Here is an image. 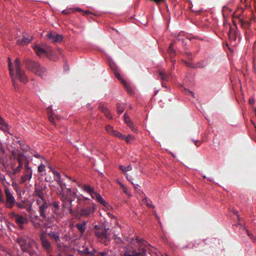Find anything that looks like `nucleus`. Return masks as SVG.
Listing matches in <instances>:
<instances>
[{"mask_svg":"<svg viewBox=\"0 0 256 256\" xmlns=\"http://www.w3.org/2000/svg\"><path fill=\"white\" fill-rule=\"evenodd\" d=\"M159 75L160 78L162 80H168V76L166 74L164 70H160L159 72Z\"/></svg>","mask_w":256,"mask_h":256,"instance_id":"c756f323","label":"nucleus"},{"mask_svg":"<svg viewBox=\"0 0 256 256\" xmlns=\"http://www.w3.org/2000/svg\"><path fill=\"white\" fill-rule=\"evenodd\" d=\"M96 210V204H93L92 207H86L81 208L79 211V214L82 217H88L92 214Z\"/></svg>","mask_w":256,"mask_h":256,"instance_id":"9b49d317","label":"nucleus"},{"mask_svg":"<svg viewBox=\"0 0 256 256\" xmlns=\"http://www.w3.org/2000/svg\"><path fill=\"white\" fill-rule=\"evenodd\" d=\"M8 214L10 218L14 220L17 226L20 230L24 229V226L28 222V220L26 216L17 214L14 212H10Z\"/></svg>","mask_w":256,"mask_h":256,"instance_id":"39448f33","label":"nucleus"},{"mask_svg":"<svg viewBox=\"0 0 256 256\" xmlns=\"http://www.w3.org/2000/svg\"><path fill=\"white\" fill-rule=\"evenodd\" d=\"M96 200L100 204H102L108 210H110L111 208V206L108 204L104 200V199L102 197V196L98 193L96 195Z\"/></svg>","mask_w":256,"mask_h":256,"instance_id":"dca6fc26","label":"nucleus"},{"mask_svg":"<svg viewBox=\"0 0 256 256\" xmlns=\"http://www.w3.org/2000/svg\"><path fill=\"white\" fill-rule=\"evenodd\" d=\"M143 202L144 204H145L148 206V207H150L152 206V202H150V200H148V198H144V200H143Z\"/></svg>","mask_w":256,"mask_h":256,"instance_id":"e433bc0d","label":"nucleus"},{"mask_svg":"<svg viewBox=\"0 0 256 256\" xmlns=\"http://www.w3.org/2000/svg\"><path fill=\"white\" fill-rule=\"evenodd\" d=\"M80 252L81 253H83V254H91L92 256H93V254H95V252L96 251H94V252H90L88 250V247H86L84 250V251H80Z\"/></svg>","mask_w":256,"mask_h":256,"instance_id":"2f4dec72","label":"nucleus"},{"mask_svg":"<svg viewBox=\"0 0 256 256\" xmlns=\"http://www.w3.org/2000/svg\"><path fill=\"white\" fill-rule=\"evenodd\" d=\"M4 202V198L2 189L0 188V204Z\"/></svg>","mask_w":256,"mask_h":256,"instance_id":"79ce46f5","label":"nucleus"},{"mask_svg":"<svg viewBox=\"0 0 256 256\" xmlns=\"http://www.w3.org/2000/svg\"><path fill=\"white\" fill-rule=\"evenodd\" d=\"M38 170L39 172H42L45 171V166L42 162L38 168Z\"/></svg>","mask_w":256,"mask_h":256,"instance_id":"c9c22d12","label":"nucleus"},{"mask_svg":"<svg viewBox=\"0 0 256 256\" xmlns=\"http://www.w3.org/2000/svg\"><path fill=\"white\" fill-rule=\"evenodd\" d=\"M8 69L10 73V76L12 78V82L13 86L16 90H18V84L16 82V80L14 77V71L12 68V62L10 58H8Z\"/></svg>","mask_w":256,"mask_h":256,"instance_id":"ddd939ff","label":"nucleus"},{"mask_svg":"<svg viewBox=\"0 0 256 256\" xmlns=\"http://www.w3.org/2000/svg\"><path fill=\"white\" fill-rule=\"evenodd\" d=\"M42 160H44V158H42Z\"/></svg>","mask_w":256,"mask_h":256,"instance_id":"338daca9","label":"nucleus"},{"mask_svg":"<svg viewBox=\"0 0 256 256\" xmlns=\"http://www.w3.org/2000/svg\"><path fill=\"white\" fill-rule=\"evenodd\" d=\"M5 180V176L4 175L2 174H0V180L1 181H3L4 180Z\"/></svg>","mask_w":256,"mask_h":256,"instance_id":"8fccbe9b","label":"nucleus"},{"mask_svg":"<svg viewBox=\"0 0 256 256\" xmlns=\"http://www.w3.org/2000/svg\"><path fill=\"white\" fill-rule=\"evenodd\" d=\"M33 224L34 228L36 229L39 230L42 228V224L38 222H34Z\"/></svg>","mask_w":256,"mask_h":256,"instance_id":"58836bf2","label":"nucleus"},{"mask_svg":"<svg viewBox=\"0 0 256 256\" xmlns=\"http://www.w3.org/2000/svg\"><path fill=\"white\" fill-rule=\"evenodd\" d=\"M16 242L23 252L28 253L30 256H36L38 246L34 240L26 236H22L17 238Z\"/></svg>","mask_w":256,"mask_h":256,"instance_id":"7ed1b4c3","label":"nucleus"},{"mask_svg":"<svg viewBox=\"0 0 256 256\" xmlns=\"http://www.w3.org/2000/svg\"><path fill=\"white\" fill-rule=\"evenodd\" d=\"M122 84L124 85L126 87V88H127V90L128 92H130V89L129 90V88L128 87V86L127 85V84H126V82L124 81V80H122Z\"/></svg>","mask_w":256,"mask_h":256,"instance_id":"c03bdc74","label":"nucleus"},{"mask_svg":"<svg viewBox=\"0 0 256 256\" xmlns=\"http://www.w3.org/2000/svg\"><path fill=\"white\" fill-rule=\"evenodd\" d=\"M132 185L134 186V188L135 190H139V185L138 184H134L132 182Z\"/></svg>","mask_w":256,"mask_h":256,"instance_id":"de8ad7c7","label":"nucleus"},{"mask_svg":"<svg viewBox=\"0 0 256 256\" xmlns=\"http://www.w3.org/2000/svg\"><path fill=\"white\" fill-rule=\"evenodd\" d=\"M83 190L88 193L91 196L92 200L96 199V192L94 189L93 186L90 185L84 184L82 187Z\"/></svg>","mask_w":256,"mask_h":256,"instance_id":"f8f14e48","label":"nucleus"},{"mask_svg":"<svg viewBox=\"0 0 256 256\" xmlns=\"http://www.w3.org/2000/svg\"><path fill=\"white\" fill-rule=\"evenodd\" d=\"M28 149H29V147H28V146H26V148H22V150H23L24 151H27V150H28Z\"/></svg>","mask_w":256,"mask_h":256,"instance_id":"6e6d98bb","label":"nucleus"},{"mask_svg":"<svg viewBox=\"0 0 256 256\" xmlns=\"http://www.w3.org/2000/svg\"><path fill=\"white\" fill-rule=\"evenodd\" d=\"M28 70H32L39 76L43 77L46 74V70L43 66L35 62L30 61L26 64Z\"/></svg>","mask_w":256,"mask_h":256,"instance_id":"20e7f679","label":"nucleus"},{"mask_svg":"<svg viewBox=\"0 0 256 256\" xmlns=\"http://www.w3.org/2000/svg\"><path fill=\"white\" fill-rule=\"evenodd\" d=\"M50 170L52 172L53 174L54 171H56L54 168H52V167H49Z\"/></svg>","mask_w":256,"mask_h":256,"instance_id":"13d9d810","label":"nucleus"},{"mask_svg":"<svg viewBox=\"0 0 256 256\" xmlns=\"http://www.w3.org/2000/svg\"><path fill=\"white\" fill-rule=\"evenodd\" d=\"M86 221H84L82 223L77 224L76 226V228L78 229V230L82 234H83L84 233L86 228Z\"/></svg>","mask_w":256,"mask_h":256,"instance_id":"a211bd4d","label":"nucleus"},{"mask_svg":"<svg viewBox=\"0 0 256 256\" xmlns=\"http://www.w3.org/2000/svg\"><path fill=\"white\" fill-rule=\"evenodd\" d=\"M93 256H108L107 254L105 252H95V254H93Z\"/></svg>","mask_w":256,"mask_h":256,"instance_id":"4c0bfd02","label":"nucleus"},{"mask_svg":"<svg viewBox=\"0 0 256 256\" xmlns=\"http://www.w3.org/2000/svg\"><path fill=\"white\" fill-rule=\"evenodd\" d=\"M106 130L108 134L112 135V136L114 135L115 132L116 131V130H114L113 128V127L110 125H107L106 126Z\"/></svg>","mask_w":256,"mask_h":256,"instance_id":"c85d7f7f","label":"nucleus"},{"mask_svg":"<svg viewBox=\"0 0 256 256\" xmlns=\"http://www.w3.org/2000/svg\"><path fill=\"white\" fill-rule=\"evenodd\" d=\"M115 75H116V76L118 78V79H120V80H122L121 77H120V74H116H116H115Z\"/></svg>","mask_w":256,"mask_h":256,"instance_id":"603ef678","label":"nucleus"},{"mask_svg":"<svg viewBox=\"0 0 256 256\" xmlns=\"http://www.w3.org/2000/svg\"><path fill=\"white\" fill-rule=\"evenodd\" d=\"M133 139L134 138L131 135H128V136H125V138H124V140H125L128 143L130 142V140Z\"/></svg>","mask_w":256,"mask_h":256,"instance_id":"ea45409f","label":"nucleus"},{"mask_svg":"<svg viewBox=\"0 0 256 256\" xmlns=\"http://www.w3.org/2000/svg\"><path fill=\"white\" fill-rule=\"evenodd\" d=\"M3 230L2 229V222L0 220V230L2 231Z\"/></svg>","mask_w":256,"mask_h":256,"instance_id":"4d7b16f0","label":"nucleus"},{"mask_svg":"<svg viewBox=\"0 0 256 256\" xmlns=\"http://www.w3.org/2000/svg\"><path fill=\"white\" fill-rule=\"evenodd\" d=\"M119 184L120 185V186L123 188V191L124 192H125L126 194H129L128 192V191L126 190V188L123 186V184H122L120 182H119Z\"/></svg>","mask_w":256,"mask_h":256,"instance_id":"a18cd8bd","label":"nucleus"},{"mask_svg":"<svg viewBox=\"0 0 256 256\" xmlns=\"http://www.w3.org/2000/svg\"><path fill=\"white\" fill-rule=\"evenodd\" d=\"M4 193L6 195V201H4L5 206L8 208H13L16 204V200L11 193L10 189L4 186Z\"/></svg>","mask_w":256,"mask_h":256,"instance_id":"0eeeda50","label":"nucleus"},{"mask_svg":"<svg viewBox=\"0 0 256 256\" xmlns=\"http://www.w3.org/2000/svg\"><path fill=\"white\" fill-rule=\"evenodd\" d=\"M24 174L32 176V168L30 166L29 162H26L24 164Z\"/></svg>","mask_w":256,"mask_h":256,"instance_id":"b1692460","label":"nucleus"},{"mask_svg":"<svg viewBox=\"0 0 256 256\" xmlns=\"http://www.w3.org/2000/svg\"><path fill=\"white\" fill-rule=\"evenodd\" d=\"M100 108L101 111L108 118H112V116L110 115L108 110L106 107H104V106H100Z\"/></svg>","mask_w":256,"mask_h":256,"instance_id":"bb28decb","label":"nucleus"},{"mask_svg":"<svg viewBox=\"0 0 256 256\" xmlns=\"http://www.w3.org/2000/svg\"><path fill=\"white\" fill-rule=\"evenodd\" d=\"M18 142L20 145H22V142H20V140H18Z\"/></svg>","mask_w":256,"mask_h":256,"instance_id":"e2e57ef3","label":"nucleus"},{"mask_svg":"<svg viewBox=\"0 0 256 256\" xmlns=\"http://www.w3.org/2000/svg\"><path fill=\"white\" fill-rule=\"evenodd\" d=\"M168 52L172 55L174 54V50L173 48V46L172 44H170V46H169Z\"/></svg>","mask_w":256,"mask_h":256,"instance_id":"37998d69","label":"nucleus"},{"mask_svg":"<svg viewBox=\"0 0 256 256\" xmlns=\"http://www.w3.org/2000/svg\"><path fill=\"white\" fill-rule=\"evenodd\" d=\"M54 178L60 187V190L59 191V194L61 196V200L63 202V206L64 208H68L70 210H72V200L68 196L71 194V189L68 188L66 187V184L61 178V176L60 172L57 171L53 172Z\"/></svg>","mask_w":256,"mask_h":256,"instance_id":"f257e3e1","label":"nucleus"},{"mask_svg":"<svg viewBox=\"0 0 256 256\" xmlns=\"http://www.w3.org/2000/svg\"><path fill=\"white\" fill-rule=\"evenodd\" d=\"M124 108L123 105L118 104H117V110L119 114H122L124 111Z\"/></svg>","mask_w":256,"mask_h":256,"instance_id":"473e14b6","label":"nucleus"},{"mask_svg":"<svg viewBox=\"0 0 256 256\" xmlns=\"http://www.w3.org/2000/svg\"><path fill=\"white\" fill-rule=\"evenodd\" d=\"M71 192H71L70 195H69V194H68V196H69V197L71 198V200H72V202L73 201V200H72V198H71V196H74L75 197H77V198H78V201H80V200H81L82 196H80H80H78L77 195V194H76L77 190H73V191H72V190H71Z\"/></svg>","mask_w":256,"mask_h":256,"instance_id":"7c9ffc66","label":"nucleus"},{"mask_svg":"<svg viewBox=\"0 0 256 256\" xmlns=\"http://www.w3.org/2000/svg\"><path fill=\"white\" fill-rule=\"evenodd\" d=\"M196 142H196V141H194L195 145H196Z\"/></svg>","mask_w":256,"mask_h":256,"instance_id":"0e129e2a","label":"nucleus"},{"mask_svg":"<svg viewBox=\"0 0 256 256\" xmlns=\"http://www.w3.org/2000/svg\"><path fill=\"white\" fill-rule=\"evenodd\" d=\"M52 205L57 209H58L60 208L59 203L58 202H53Z\"/></svg>","mask_w":256,"mask_h":256,"instance_id":"49530a36","label":"nucleus"},{"mask_svg":"<svg viewBox=\"0 0 256 256\" xmlns=\"http://www.w3.org/2000/svg\"><path fill=\"white\" fill-rule=\"evenodd\" d=\"M95 228L96 229V234L98 238L108 241L110 240V234L107 232L108 228L106 229L103 226H95Z\"/></svg>","mask_w":256,"mask_h":256,"instance_id":"6e6552de","label":"nucleus"},{"mask_svg":"<svg viewBox=\"0 0 256 256\" xmlns=\"http://www.w3.org/2000/svg\"><path fill=\"white\" fill-rule=\"evenodd\" d=\"M12 186L16 190V188L18 187V184L16 183L12 182Z\"/></svg>","mask_w":256,"mask_h":256,"instance_id":"864d4df0","label":"nucleus"},{"mask_svg":"<svg viewBox=\"0 0 256 256\" xmlns=\"http://www.w3.org/2000/svg\"><path fill=\"white\" fill-rule=\"evenodd\" d=\"M124 117L125 122L127 124L128 126L132 129V131L136 132H137V130H136V128H135L134 127L132 122L129 119V118L127 117L126 114H124Z\"/></svg>","mask_w":256,"mask_h":256,"instance_id":"412c9836","label":"nucleus"},{"mask_svg":"<svg viewBox=\"0 0 256 256\" xmlns=\"http://www.w3.org/2000/svg\"><path fill=\"white\" fill-rule=\"evenodd\" d=\"M124 117L125 122L127 124L128 126L132 129V131L136 132H137V130H136V128H135L134 127L132 122L129 119V118L127 117L126 114H124Z\"/></svg>","mask_w":256,"mask_h":256,"instance_id":"aec40b11","label":"nucleus"},{"mask_svg":"<svg viewBox=\"0 0 256 256\" xmlns=\"http://www.w3.org/2000/svg\"><path fill=\"white\" fill-rule=\"evenodd\" d=\"M80 196H82V198H84V200H90V198H86V197H84V196H82V195H80Z\"/></svg>","mask_w":256,"mask_h":256,"instance_id":"bf43d9fd","label":"nucleus"},{"mask_svg":"<svg viewBox=\"0 0 256 256\" xmlns=\"http://www.w3.org/2000/svg\"><path fill=\"white\" fill-rule=\"evenodd\" d=\"M15 204L16 205V206H17L18 208H23L22 204H20V203H16V204Z\"/></svg>","mask_w":256,"mask_h":256,"instance_id":"3c124183","label":"nucleus"},{"mask_svg":"<svg viewBox=\"0 0 256 256\" xmlns=\"http://www.w3.org/2000/svg\"><path fill=\"white\" fill-rule=\"evenodd\" d=\"M32 40V37L30 36H24L22 40L18 39L17 40L18 44H27Z\"/></svg>","mask_w":256,"mask_h":256,"instance_id":"f3484780","label":"nucleus"},{"mask_svg":"<svg viewBox=\"0 0 256 256\" xmlns=\"http://www.w3.org/2000/svg\"><path fill=\"white\" fill-rule=\"evenodd\" d=\"M47 37L53 42H59L62 40V36L56 32H49Z\"/></svg>","mask_w":256,"mask_h":256,"instance_id":"4468645a","label":"nucleus"},{"mask_svg":"<svg viewBox=\"0 0 256 256\" xmlns=\"http://www.w3.org/2000/svg\"><path fill=\"white\" fill-rule=\"evenodd\" d=\"M248 236H252V235H251L250 234H248Z\"/></svg>","mask_w":256,"mask_h":256,"instance_id":"69168bd1","label":"nucleus"},{"mask_svg":"<svg viewBox=\"0 0 256 256\" xmlns=\"http://www.w3.org/2000/svg\"><path fill=\"white\" fill-rule=\"evenodd\" d=\"M119 168L124 173L126 174V175H128V174H126V172L128 171H130L132 170V166L131 164H129L128 166H124L122 165H120L119 166ZM126 178L128 180H128V176H126Z\"/></svg>","mask_w":256,"mask_h":256,"instance_id":"5701e85b","label":"nucleus"},{"mask_svg":"<svg viewBox=\"0 0 256 256\" xmlns=\"http://www.w3.org/2000/svg\"><path fill=\"white\" fill-rule=\"evenodd\" d=\"M32 176L30 175L24 174L20 178V182L24 184L27 181L30 180L32 178Z\"/></svg>","mask_w":256,"mask_h":256,"instance_id":"cd10ccee","label":"nucleus"},{"mask_svg":"<svg viewBox=\"0 0 256 256\" xmlns=\"http://www.w3.org/2000/svg\"><path fill=\"white\" fill-rule=\"evenodd\" d=\"M47 112L49 114L50 121L53 124H55V122L54 121V118L52 116L53 114L52 112V110L50 106L48 107L47 109Z\"/></svg>","mask_w":256,"mask_h":256,"instance_id":"a878e982","label":"nucleus"},{"mask_svg":"<svg viewBox=\"0 0 256 256\" xmlns=\"http://www.w3.org/2000/svg\"><path fill=\"white\" fill-rule=\"evenodd\" d=\"M34 50L37 54L40 56L46 54V52L44 48L38 46H34Z\"/></svg>","mask_w":256,"mask_h":256,"instance_id":"4be33fe9","label":"nucleus"},{"mask_svg":"<svg viewBox=\"0 0 256 256\" xmlns=\"http://www.w3.org/2000/svg\"><path fill=\"white\" fill-rule=\"evenodd\" d=\"M62 12L64 14H68V12H67V10H62Z\"/></svg>","mask_w":256,"mask_h":256,"instance_id":"052dcab7","label":"nucleus"},{"mask_svg":"<svg viewBox=\"0 0 256 256\" xmlns=\"http://www.w3.org/2000/svg\"><path fill=\"white\" fill-rule=\"evenodd\" d=\"M14 66L16 70V76L18 80L23 83H26L28 81L24 72L20 68V62L18 59L16 58L14 62Z\"/></svg>","mask_w":256,"mask_h":256,"instance_id":"423d86ee","label":"nucleus"},{"mask_svg":"<svg viewBox=\"0 0 256 256\" xmlns=\"http://www.w3.org/2000/svg\"><path fill=\"white\" fill-rule=\"evenodd\" d=\"M146 250L142 249V252H136L134 248H128L124 252V256H146Z\"/></svg>","mask_w":256,"mask_h":256,"instance_id":"9d476101","label":"nucleus"},{"mask_svg":"<svg viewBox=\"0 0 256 256\" xmlns=\"http://www.w3.org/2000/svg\"><path fill=\"white\" fill-rule=\"evenodd\" d=\"M0 124L5 126L6 128H8V124L5 122L3 118H2L0 116Z\"/></svg>","mask_w":256,"mask_h":256,"instance_id":"a19ab883","label":"nucleus"},{"mask_svg":"<svg viewBox=\"0 0 256 256\" xmlns=\"http://www.w3.org/2000/svg\"><path fill=\"white\" fill-rule=\"evenodd\" d=\"M40 240L42 247L46 252L48 254L51 253L52 251V246L44 234L40 236Z\"/></svg>","mask_w":256,"mask_h":256,"instance_id":"1a4fd4ad","label":"nucleus"},{"mask_svg":"<svg viewBox=\"0 0 256 256\" xmlns=\"http://www.w3.org/2000/svg\"><path fill=\"white\" fill-rule=\"evenodd\" d=\"M35 194L39 198L37 200L36 202L39 206L40 214L45 220L50 222H53V215L50 214V210H52V206L48 203L46 202L43 198V192L40 188H36L34 191Z\"/></svg>","mask_w":256,"mask_h":256,"instance_id":"f03ea898","label":"nucleus"},{"mask_svg":"<svg viewBox=\"0 0 256 256\" xmlns=\"http://www.w3.org/2000/svg\"><path fill=\"white\" fill-rule=\"evenodd\" d=\"M34 156L36 158H41L40 156L38 154H34Z\"/></svg>","mask_w":256,"mask_h":256,"instance_id":"5fc2aeb1","label":"nucleus"},{"mask_svg":"<svg viewBox=\"0 0 256 256\" xmlns=\"http://www.w3.org/2000/svg\"><path fill=\"white\" fill-rule=\"evenodd\" d=\"M49 236L54 239L56 242H58L60 240V236L58 232H50L48 233Z\"/></svg>","mask_w":256,"mask_h":256,"instance_id":"393cba45","label":"nucleus"},{"mask_svg":"<svg viewBox=\"0 0 256 256\" xmlns=\"http://www.w3.org/2000/svg\"><path fill=\"white\" fill-rule=\"evenodd\" d=\"M124 117L125 122L127 124L128 126L132 129V131L136 132H137V130H136V128H135L134 127L132 122L129 119V118L127 117L126 114H124Z\"/></svg>","mask_w":256,"mask_h":256,"instance_id":"6ab92c4d","label":"nucleus"},{"mask_svg":"<svg viewBox=\"0 0 256 256\" xmlns=\"http://www.w3.org/2000/svg\"><path fill=\"white\" fill-rule=\"evenodd\" d=\"M1 129H2V128L0 126V130H1Z\"/></svg>","mask_w":256,"mask_h":256,"instance_id":"774afa93","label":"nucleus"},{"mask_svg":"<svg viewBox=\"0 0 256 256\" xmlns=\"http://www.w3.org/2000/svg\"><path fill=\"white\" fill-rule=\"evenodd\" d=\"M254 102H255V100H254V98H250L249 102H250V104H254Z\"/></svg>","mask_w":256,"mask_h":256,"instance_id":"09e8293b","label":"nucleus"},{"mask_svg":"<svg viewBox=\"0 0 256 256\" xmlns=\"http://www.w3.org/2000/svg\"><path fill=\"white\" fill-rule=\"evenodd\" d=\"M233 212L235 214H237V213H238V211L237 210H235Z\"/></svg>","mask_w":256,"mask_h":256,"instance_id":"680f3d73","label":"nucleus"},{"mask_svg":"<svg viewBox=\"0 0 256 256\" xmlns=\"http://www.w3.org/2000/svg\"><path fill=\"white\" fill-rule=\"evenodd\" d=\"M113 136L118 137L120 138H121L122 140H124V138H125V135L122 134L117 132L116 130Z\"/></svg>","mask_w":256,"mask_h":256,"instance_id":"72a5a7b5","label":"nucleus"},{"mask_svg":"<svg viewBox=\"0 0 256 256\" xmlns=\"http://www.w3.org/2000/svg\"><path fill=\"white\" fill-rule=\"evenodd\" d=\"M12 154L14 158H16L19 163H22L24 159V156L22 153L18 150L12 151Z\"/></svg>","mask_w":256,"mask_h":256,"instance_id":"2eb2a0df","label":"nucleus"},{"mask_svg":"<svg viewBox=\"0 0 256 256\" xmlns=\"http://www.w3.org/2000/svg\"><path fill=\"white\" fill-rule=\"evenodd\" d=\"M22 167V164L19 163L18 166L17 167H16L13 170H14V173L16 174V173L20 172L21 170Z\"/></svg>","mask_w":256,"mask_h":256,"instance_id":"f704fd0d","label":"nucleus"}]
</instances>
